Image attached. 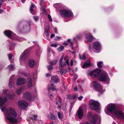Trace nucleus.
I'll list each match as a JSON object with an SVG mask.
<instances>
[{
    "instance_id": "4c0bfd02",
    "label": "nucleus",
    "mask_w": 124,
    "mask_h": 124,
    "mask_svg": "<svg viewBox=\"0 0 124 124\" xmlns=\"http://www.w3.org/2000/svg\"><path fill=\"white\" fill-rule=\"evenodd\" d=\"M14 66L12 64L9 65L8 66V69L10 70H12L14 69Z\"/></svg>"
},
{
    "instance_id": "ddd939ff",
    "label": "nucleus",
    "mask_w": 124,
    "mask_h": 124,
    "mask_svg": "<svg viewBox=\"0 0 124 124\" xmlns=\"http://www.w3.org/2000/svg\"><path fill=\"white\" fill-rule=\"evenodd\" d=\"M116 108L115 105L113 104L109 105L107 108V110L110 112L113 113Z\"/></svg>"
},
{
    "instance_id": "39448f33",
    "label": "nucleus",
    "mask_w": 124,
    "mask_h": 124,
    "mask_svg": "<svg viewBox=\"0 0 124 124\" xmlns=\"http://www.w3.org/2000/svg\"><path fill=\"white\" fill-rule=\"evenodd\" d=\"M88 118L90 122L93 124H96L98 117L97 115H93L91 113H89L88 115Z\"/></svg>"
},
{
    "instance_id": "cd10ccee",
    "label": "nucleus",
    "mask_w": 124,
    "mask_h": 124,
    "mask_svg": "<svg viewBox=\"0 0 124 124\" xmlns=\"http://www.w3.org/2000/svg\"><path fill=\"white\" fill-rule=\"evenodd\" d=\"M45 32L46 33V36H48L49 35V28L48 26L46 27Z\"/></svg>"
},
{
    "instance_id": "0e129e2a",
    "label": "nucleus",
    "mask_w": 124,
    "mask_h": 124,
    "mask_svg": "<svg viewBox=\"0 0 124 124\" xmlns=\"http://www.w3.org/2000/svg\"><path fill=\"white\" fill-rule=\"evenodd\" d=\"M21 1L23 3H24L25 1V0H21Z\"/></svg>"
},
{
    "instance_id": "393cba45",
    "label": "nucleus",
    "mask_w": 124,
    "mask_h": 124,
    "mask_svg": "<svg viewBox=\"0 0 124 124\" xmlns=\"http://www.w3.org/2000/svg\"><path fill=\"white\" fill-rule=\"evenodd\" d=\"M86 38L87 41L89 42H90L92 41L93 39L92 36L90 35H87L86 36Z\"/></svg>"
},
{
    "instance_id": "6e6552de",
    "label": "nucleus",
    "mask_w": 124,
    "mask_h": 124,
    "mask_svg": "<svg viewBox=\"0 0 124 124\" xmlns=\"http://www.w3.org/2000/svg\"><path fill=\"white\" fill-rule=\"evenodd\" d=\"M18 104L19 107L21 109L25 108L28 105L27 102L23 100L19 101L18 102Z\"/></svg>"
},
{
    "instance_id": "7c9ffc66",
    "label": "nucleus",
    "mask_w": 124,
    "mask_h": 124,
    "mask_svg": "<svg viewBox=\"0 0 124 124\" xmlns=\"http://www.w3.org/2000/svg\"><path fill=\"white\" fill-rule=\"evenodd\" d=\"M57 62L58 61L56 60L53 61H51L50 62V64L52 65H54L56 64Z\"/></svg>"
},
{
    "instance_id": "a18cd8bd",
    "label": "nucleus",
    "mask_w": 124,
    "mask_h": 124,
    "mask_svg": "<svg viewBox=\"0 0 124 124\" xmlns=\"http://www.w3.org/2000/svg\"><path fill=\"white\" fill-rule=\"evenodd\" d=\"M81 37V36L80 35H78L76 36L75 38L76 39H80Z\"/></svg>"
},
{
    "instance_id": "680f3d73",
    "label": "nucleus",
    "mask_w": 124,
    "mask_h": 124,
    "mask_svg": "<svg viewBox=\"0 0 124 124\" xmlns=\"http://www.w3.org/2000/svg\"><path fill=\"white\" fill-rule=\"evenodd\" d=\"M3 11V10L2 9H0V14Z\"/></svg>"
},
{
    "instance_id": "f03ea898",
    "label": "nucleus",
    "mask_w": 124,
    "mask_h": 124,
    "mask_svg": "<svg viewBox=\"0 0 124 124\" xmlns=\"http://www.w3.org/2000/svg\"><path fill=\"white\" fill-rule=\"evenodd\" d=\"M60 14L61 16L63 17L72 16V12L66 10H62L60 11Z\"/></svg>"
},
{
    "instance_id": "052dcab7",
    "label": "nucleus",
    "mask_w": 124,
    "mask_h": 124,
    "mask_svg": "<svg viewBox=\"0 0 124 124\" xmlns=\"http://www.w3.org/2000/svg\"><path fill=\"white\" fill-rule=\"evenodd\" d=\"M78 87H76L74 88V90L75 91H78Z\"/></svg>"
},
{
    "instance_id": "c85d7f7f",
    "label": "nucleus",
    "mask_w": 124,
    "mask_h": 124,
    "mask_svg": "<svg viewBox=\"0 0 124 124\" xmlns=\"http://www.w3.org/2000/svg\"><path fill=\"white\" fill-rule=\"evenodd\" d=\"M50 86L51 87L49 88L48 89V90H49V89L52 90H54L56 89V88L55 86H54V85L53 84H51Z\"/></svg>"
},
{
    "instance_id": "9d476101",
    "label": "nucleus",
    "mask_w": 124,
    "mask_h": 124,
    "mask_svg": "<svg viewBox=\"0 0 124 124\" xmlns=\"http://www.w3.org/2000/svg\"><path fill=\"white\" fill-rule=\"evenodd\" d=\"M56 105L58 107V108L60 109H61L62 104V101L60 97H58L55 99Z\"/></svg>"
},
{
    "instance_id": "3c124183",
    "label": "nucleus",
    "mask_w": 124,
    "mask_h": 124,
    "mask_svg": "<svg viewBox=\"0 0 124 124\" xmlns=\"http://www.w3.org/2000/svg\"><path fill=\"white\" fill-rule=\"evenodd\" d=\"M58 5L59 4L57 3L55 4H54V6L55 8H57V7H58Z\"/></svg>"
},
{
    "instance_id": "7ed1b4c3",
    "label": "nucleus",
    "mask_w": 124,
    "mask_h": 124,
    "mask_svg": "<svg viewBox=\"0 0 124 124\" xmlns=\"http://www.w3.org/2000/svg\"><path fill=\"white\" fill-rule=\"evenodd\" d=\"M31 50V48H28L24 51L22 55L20 56V61L24 60L27 58L29 56Z\"/></svg>"
},
{
    "instance_id": "5fc2aeb1",
    "label": "nucleus",
    "mask_w": 124,
    "mask_h": 124,
    "mask_svg": "<svg viewBox=\"0 0 124 124\" xmlns=\"http://www.w3.org/2000/svg\"><path fill=\"white\" fill-rule=\"evenodd\" d=\"M60 38L59 37L57 36L55 38V39L56 40H57L59 39Z\"/></svg>"
},
{
    "instance_id": "2f4dec72",
    "label": "nucleus",
    "mask_w": 124,
    "mask_h": 124,
    "mask_svg": "<svg viewBox=\"0 0 124 124\" xmlns=\"http://www.w3.org/2000/svg\"><path fill=\"white\" fill-rule=\"evenodd\" d=\"M64 48V47L63 46H61L57 48V49L59 52H61L63 50Z\"/></svg>"
},
{
    "instance_id": "37998d69",
    "label": "nucleus",
    "mask_w": 124,
    "mask_h": 124,
    "mask_svg": "<svg viewBox=\"0 0 124 124\" xmlns=\"http://www.w3.org/2000/svg\"><path fill=\"white\" fill-rule=\"evenodd\" d=\"M57 43L53 44L51 45V46L55 47H57Z\"/></svg>"
},
{
    "instance_id": "0eeeda50",
    "label": "nucleus",
    "mask_w": 124,
    "mask_h": 124,
    "mask_svg": "<svg viewBox=\"0 0 124 124\" xmlns=\"http://www.w3.org/2000/svg\"><path fill=\"white\" fill-rule=\"evenodd\" d=\"M93 86L95 89L97 91H98L102 93L104 91L102 90V88L100 84L96 81H93Z\"/></svg>"
},
{
    "instance_id": "4d7b16f0",
    "label": "nucleus",
    "mask_w": 124,
    "mask_h": 124,
    "mask_svg": "<svg viewBox=\"0 0 124 124\" xmlns=\"http://www.w3.org/2000/svg\"><path fill=\"white\" fill-rule=\"evenodd\" d=\"M54 32L56 33H57V29L56 28H54Z\"/></svg>"
},
{
    "instance_id": "09e8293b",
    "label": "nucleus",
    "mask_w": 124,
    "mask_h": 124,
    "mask_svg": "<svg viewBox=\"0 0 124 124\" xmlns=\"http://www.w3.org/2000/svg\"><path fill=\"white\" fill-rule=\"evenodd\" d=\"M72 100H74V99L76 98H77V96L76 95H72Z\"/></svg>"
},
{
    "instance_id": "e2e57ef3",
    "label": "nucleus",
    "mask_w": 124,
    "mask_h": 124,
    "mask_svg": "<svg viewBox=\"0 0 124 124\" xmlns=\"http://www.w3.org/2000/svg\"><path fill=\"white\" fill-rule=\"evenodd\" d=\"M46 76L47 77H48L50 75L49 74L47 73L46 74Z\"/></svg>"
},
{
    "instance_id": "864d4df0",
    "label": "nucleus",
    "mask_w": 124,
    "mask_h": 124,
    "mask_svg": "<svg viewBox=\"0 0 124 124\" xmlns=\"http://www.w3.org/2000/svg\"><path fill=\"white\" fill-rule=\"evenodd\" d=\"M65 72V70H62V71H60V73L62 74H64V73Z\"/></svg>"
},
{
    "instance_id": "aec40b11",
    "label": "nucleus",
    "mask_w": 124,
    "mask_h": 124,
    "mask_svg": "<svg viewBox=\"0 0 124 124\" xmlns=\"http://www.w3.org/2000/svg\"><path fill=\"white\" fill-rule=\"evenodd\" d=\"M5 34L9 38H11L12 32L9 30H6L4 31Z\"/></svg>"
},
{
    "instance_id": "4468645a",
    "label": "nucleus",
    "mask_w": 124,
    "mask_h": 124,
    "mask_svg": "<svg viewBox=\"0 0 124 124\" xmlns=\"http://www.w3.org/2000/svg\"><path fill=\"white\" fill-rule=\"evenodd\" d=\"M15 78L14 75L11 76L9 80V87L11 88L15 82Z\"/></svg>"
},
{
    "instance_id": "58836bf2",
    "label": "nucleus",
    "mask_w": 124,
    "mask_h": 124,
    "mask_svg": "<svg viewBox=\"0 0 124 124\" xmlns=\"http://www.w3.org/2000/svg\"><path fill=\"white\" fill-rule=\"evenodd\" d=\"M47 67L48 70H51L53 68V66L51 65H49L47 66Z\"/></svg>"
},
{
    "instance_id": "473e14b6",
    "label": "nucleus",
    "mask_w": 124,
    "mask_h": 124,
    "mask_svg": "<svg viewBox=\"0 0 124 124\" xmlns=\"http://www.w3.org/2000/svg\"><path fill=\"white\" fill-rule=\"evenodd\" d=\"M6 96L8 97V98L10 99H11L13 96V95L11 94L10 93H8V94H7Z\"/></svg>"
},
{
    "instance_id": "774afa93",
    "label": "nucleus",
    "mask_w": 124,
    "mask_h": 124,
    "mask_svg": "<svg viewBox=\"0 0 124 124\" xmlns=\"http://www.w3.org/2000/svg\"><path fill=\"white\" fill-rule=\"evenodd\" d=\"M49 124H53V123L52 122H51Z\"/></svg>"
},
{
    "instance_id": "1a4fd4ad",
    "label": "nucleus",
    "mask_w": 124,
    "mask_h": 124,
    "mask_svg": "<svg viewBox=\"0 0 124 124\" xmlns=\"http://www.w3.org/2000/svg\"><path fill=\"white\" fill-rule=\"evenodd\" d=\"M100 72V71L99 70L96 69L91 72L90 73L89 75L92 77L96 78L99 75Z\"/></svg>"
},
{
    "instance_id": "6e6d98bb",
    "label": "nucleus",
    "mask_w": 124,
    "mask_h": 124,
    "mask_svg": "<svg viewBox=\"0 0 124 124\" xmlns=\"http://www.w3.org/2000/svg\"><path fill=\"white\" fill-rule=\"evenodd\" d=\"M3 91L4 92V94L6 95V93L7 92V90L6 89V90H3Z\"/></svg>"
},
{
    "instance_id": "338daca9",
    "label": "nucleus",
    "mask_w": 124,
    "mask_h": 124,
    "mask_svg": "<svg viewBox=\"0 0 124 124\" xmlns=\"http://www.w3.org/2000/svg\"><path fill=\"white\" fill-rule=\"evenodd\" d=\"M71 40L70 39H69L67 40V41L69 42H70Z\"/></svg>"
},
{
    "instance_id": "e433bc0d",
    "label": "nucleus",
    "mask_w": 124,
    "mask_h": 124,
    "mask_svg": "<svg viewBox=\"0 0 124 124\" xmlns=\"http://www.w3.org/2000/svg\"><path fill=\"white\" fill-rule=\"evenodd\" d=\"M57 114L59 118L61 120L62 118V116L60 112H58L57 113Z\"/></svg>"
},
{
    "instance_id": "69168bd1",
    "label": "nucleus",
    "mask_w": 124,
    "mask_h": 124,
    "mask_svg": "<svg viewBox=\"0 0 124 124\" xmlns=\"http://www.w3.org/2000/svg\"><path fill=\"white\" fill-rule=\"evenodd\" d=\"M64 45H65V46H67L68 45V44H67V43H64Z\"/></svg>"
},
{
    "instance_id": "f257e3e1",
    "label": "nucleus",
    "mask_w": 124,
    "mask_h": 124,
    "mask_svg": "<svg viewBox=\"0 0 124 124\" xmlns=\"http://www.w3.org/2000/svg\"><path fill=\"white\" fill-rule=\"evenodd\" d=\"M1 110L2 111L5 112V115L9 124H14L17 122V120L15 118L16 114L14 109L10 108H7L4 107L1 108Z\"/></svg>"
},
{
    "instance_id": "bf43d9fd",
    "label": "nucleus",
    "mask_w": 124,
    "mask_h": 124,
    "mask_svg": "<svg viewBox=\"0 0 124 124\" xmlns=\"http://www.w3.org/2000/svg\"><path fill=\"white\" fill-rule=\"evenodd\" d=\"M54 36V34H52L51 35L50 37L51 38H52Z\"/></svg>"
},
{
    "instance_id": "6ab92c4d",
    "label": "nucleus",
    "mask_w": 124,
    "mask_h": 124,
    "mask_svg": "<svg viewBox=\"0 0 124 124\" xmlns=\"http://www.w3.org/2000/svg\"><path fill=\"white\" fill-rule=\"evenodd\" d=\"M59 81V79L58 77L57 76H54L51 78V82H53L55 83H58Z\"/></svg>"
},
{
    "instance_id": "5701e85b",
    "label": "nucleus",
    "mask_w": 124,
    "mask_h": 124,
    "mask_svg": "<svg viewBox=\"0 0 124 124\" xmlns=\"http://www.w3.org/2000/svg\"><path fill=\"white\" fill-rule=\"evenodd\" d=\"M91 66L90 62L89 61H87L85 62L82 68H87Z\"/></svg>"
},
{
    "instance_id": "603ef678",
    "label": "nucleus",
    "mask_w": 124,
    "mask_h": 124,
    "mask_svg": "<svg viewBox=\"0 0 124 124\" xmlns=\"http://www.w3.org/2000/svg\"><path fill=\"white\" fill-rule=\"evenodd\" d=\"M83 98V97L82 96H80L78 97V99L79 101H81L82 100Z\"/></svg>"
},
{
    "instance_id": "72a5a7b5",
    "label": "nucleus",
    "mask_w": 124,
    "mask_h": 124,
    "mask_svg": "<svg viewBox=\"0 0 124 124\" xmlns=\"http://www.w3.org/2000/svg\"><path fill=\"white\" fill-rule=\"evenodd\" d=\"M79 57L81 59H85L86 57V54H85L84 53L81 56L80 55L79 56Z\"/></svg>"
},
{
    "instance_id": "b1692460",
    "label": "nucleus",
    "mask_w": 124,
    "mask_h": 124,
    "mask_svg": "<svg viewBox=\"0 0 124 124\" xmlns=\"http://www.w3.org/2000/svg\"><path fill=\"white\" fill-rule=\"evenodd\" d=\"M27 86L28 88H30L32 86L31 80V78H29L27 80Z\"/></svg>"
},
{
    "instance_id": "ea45409f",
    "label": "nucleus",
    "mask_w": 124,
    "mask_h": 124,
    "mask_svg": "<svg viewBox=\"0 0 124 124\" xmlns=\"http://www.w3.org/2000/svg\"><path fill=\"white\" fill-rule=\"evenodd\" d=\"M65 61V62L67 64L68 66H69L70 65L69 62L68 61V59H65L64 60Z\"/></svg>"
},
{
    "instance_id": "f8f14e48",
    "label": "nucleus",
    "mask_w": 124,
    "mask_h": 124,
    "mask_svg": "<svg viewBox=\"0 0 124 124\" xmlns=\"http://www.w3.org/2000/svg\"><path fill=\"white\" fill-rule=\"evenodd\" d=\"M76 115L78 118L81 119L83 115V112L82 109L81 107H79L77 111Z\"/></svg>"
},
{
    "instance_id": "49530a36",
    "label": "nucleus",
    "mask_w": 124,
    "mask_h": 124,
    "mask_svg": "<svg viewBox=\"0 0 124 124\" xmlns=\"http://www.w3.org/2000/svg\"><path fill=\"white\" fill-rule=\"evenodd\" d=\"M72 96H71L70 95H68V96L67 98L68 99H70L72 100Z\"/></svg>"
},
{
    "instance_id": "c9c22d12",
    "label": "nucleus",
    "mask_w": 124,
    "mask_h": 124,
    "mask_svg": "<svg viewBox=\"0 0 124 124\" xmlns=\"http://www.w3.org/2000/svg\"><path fill=\"white\" fill-rule=\"evenodd\" d=\"M102 62H99L97 64V65L98 67L99 68H102Z\"/></svg>"
},
{
    "instance_id": "a211bd4d",
    "label": "nucleus",
    "mask_w": 124,
    "mask_h": 124,
    "mask_svg": "<svg viewBox=\"0 0 124 124\" xmlns=\"http://www.w3.org/2000/svg\"><path fill=\"white\" fill-rule=\"evenodd\" d=\"M7 100V98L6 97L4 98L0 97V107H2Z\"/></svg>"
},
{
    "instance_id": "a19ab883",
    "label": "nucleus",
    "mask_w": 124,
    "mask_h": 124,
    "mask_svg": "<svg viewBox=\"0 0 124 124\" xmlns=\"http://www.w3.org/2000/svg\"><path fill=\"white\" fill-rule=\"evenodd\" d=\"M12 39L14 40H17L18 41H20V40L19 39L18 37L17 36H16L14 38H13Z\"/></svg>"
},
{
    "instance_id": "412c9836",
    "label": "nucleus",
    "mask_w": 124,
    "mask_h": 124,
    "mask_svg": "<svg viewBox=\"0 0 124 124\" xmlns=\"http://www.w3.org/2000/svg\"><path fill=\"white\" fill-rule=\"evenodd\" d=\"M35 64V62L33 60H30L29 61L28 64L31 68H33L34 67Z\"/></svg>"
},
{
    "instance_id": "f704fd0d",
    "label": "nucleus",
    "mask_w": 124,
    "mask_h": 124,
    "mask_svg": "<svg viewBox=\"0 0 124 124\" xmlns=\"http://www.w3.org/2000/svg\"><path fill=\"white\" fill-rule=\"evenodd\" d=\"M48 96L50 97V98L52 99L53 97L54 94L51 92H49L48 93Z\"/></svg>"
},
{
    "instance_id": "2eb2a0df",
    "label": "nucleus",
    "mask_w": 124,
    "mask_h": 124,
    "mask_svg": "<svg viewBox=\"0 0 124 124\" xmlns=\"http://www.w3.org/2000/svg\"><path fill=\"white\" fill-rule=\"evenodd\" d=\"M32 95L29 92H26L23 95V97L27 100H30L31 99Z\"/></svg>"
},
{
    "instance_id": "4be33fe9",
    "label": "nucleus",
    "mask_w": 124,
    "mask_h": 124,
    "mask_svg": "<svg viewBox=\"0 0 124 124\" xmlns=\"http://www.w3.org/2000/svg\"><path fill=\"white\" fill-rule=\"evenodd\" d=\"M31 6V8L30 9V10L32 14L33 15H35L36 14V12H34V11L33 10V8L35 7V6L32 3Z\"/></svg>"
},
{
    "instance_id": "8fccbe9b",
    "label": "nucleus",
    "mask_w": 124,
    "mask_h": 124,
    "mask_svg": "<svg viewBox=\"0 0 124 124\" xmlns=\"http://www.w3.org/2000/svg\"><path fill=\"white\" fill-rule=\"evenodd\" d=\"M12 55L11 54H9L8 55V57L10 60L12 58Z\"/></svg>"
},
{
    "instance_id": "f3484780",
    "label": "nucleus",
    "mask_w": 124,
    "mask_h": 124,
    "mask_svg": "<svg viewBox=\"0 0 124 124\" xmlns=\"http://www.w3.org/2000/svg\"><path fill=\"white\" fill-rule=\"evenodd\" d=\"M93 48L96 50H99L101 48V44L98 42H95L93 44Z\"/></svg>"
},
{
    "instance_id": "13d9d810",
    "label": "nucleus",
    "mask_w": 124,
    "mask_h": 124,
    "mask_svg": "<svg viewBox=\"0 0 124 124\" xmlns=\"http://www.w3.org/2000/svg\"><path fill=\"white\" fill-rule=\"evenodd\" d=\"M73 62L72 60H71V61L70 62V65L71 66H72L73 65Z\"/></svg>"
},
{
    "instance_id": "20e7f679",
    "label": "nucleus",
    "mask_w": 124,
    "mask_h": 124,
    "mask_svg": "<svg viewBox=\"0 0 124 124\" xmlns=\"http://www.w3.org/2000/svg\"><path fill=\"white\" fill-rule=\"evenodd\" d=\"M99 80L103 82H106L108 83L109 81V78L105 72L102 73L99 78Z\"/></svg>"
},
{
    "instance_id": "a878e982",
    "label": "nucleus",
    "mask_w": 124,
    "mask_h": 124,
    "mask_svg": "<svg viewBox=\"0 0 124 124\" xmlns=\"http://www.w3.org/2000/svg\"><path fill=\"white\" fill-rule=\"evenodd\" d=\"M23 89L21 87L17 90L16 92L18 94H21V92H23Z\"/></svg>"
},
{
    "instance_id": "c756f323",
    "label": "nucleus",
    "mask_w": 124,
    "mask_h": 124,
    "mask_svg": "<svg viewBox=\"0 0 124 124\" xmlns=\"http://www.w3.org/2000/svg\"><path fill=\"white\" fill-rule=\"evenodd\" d=\"M37 117V116L36 115H32V116H30V118H31V119L34 121H36V118Z\"/></svg>"
},
{
    "instance_id": "79ce46f5",
    "label": "nucleus",
    "mask_w": 124,
    "mask_h": 124,
    "mask_svg": "<svg viewBox=\"0 0 124 124\" xmlns=\"http://www.w3.org/2000/svg\"><path fill=\"white\" fill-rule=\"evenodd\" d=\"M33 17L35 21H37L39 19L38 17L36 16H34Z\"/></svg>"
},
{
    "instance_id": "c03bdc74",
    "label": "nucleus",
    "mask_w": 124,
    "mask_h": 124,
    "mask_svg": "<svg viewBox=\"0 0 124 124\" xmlns=\"http://www.w3.org/2000/svg\"><path fill=\"white\" fill-rule=\"evenodd\" d=\"M48 18L49 19L50 21L51 22H52V19L50 15H48Z\"/></svg>"
},
{
    "instance_id": "dca6fc26",
    "label": "nucleus",
    "mask_w": 124,
    "mask_h": 124,
    "mask_svg": "<svg viewBox=\"0 0 124 124\" xmlns=\"http://www.w3.org/2000/svg\"><path fill=\"white\" fill-rule=\"evenodd\" d=\"M63 58V57H62L59 61V64L60 65L59 68L61 70H62L63 67L65 66L66 65L65 62H62Z\"/></svg>"
},
{
    "instance_id": "bb28decb",
    "label": "nucleus",
    "mask_w": 124,
    "mask_h": 124,
    "mask_svg": "<svg viewBox=\"0 0 124 124\" xmlns=\"http://www.w3.org/2000/svg\"><path fill=\"white\" fill-rule=\"evenodd\" d=\"M48 118L51 119L53 120H54L55 119V117L53 115L50 114L48 115Z\"/></svg>"
},
{
    "instance_id": "9b49d317",
    "label": "nucleus",
    "mask_w": 124,
    "mask_h": 124,
    "mask_svg": "<svg viewBox=\"0 0 124 124\" xmlns=\"http://www.w3.org/2000/svg\"><path fill=\"white\" fill-rule=\"evenodd\" d=\"M26 82L25 79L23 78L20 77L17 79L16 85H20L23 84Z\"/></svg>"
},
{
    "instance_id": "de8ad7c7",
    "label": "nucleus",
    "mask_w": 124,
    "mask_h": 124,
    "mask_svg": "<svg viewBox=\"0 0 124 124\" xmlns=\"http://www.w3.org/2000/svg\"><path fill=\"white\" fill-rule=\"evenodd\" d=\"M39 53H40V50H38L36 51L35 53H36V55H37L38 56L39 55Z\"/></svg>"
},
{
    "instance_id": "423d86ee",
    "label": "nucleus",
    "mask_w": 124,
    "mask_h": 124,
    "mask_svg": "<svg viewBox=\"0 0 124 124\" xmlns=\"http://www.w3.org/2000/svg\"><path fill=\"white\" fill-rule=\"evenodd\" d=\"M100 105L99 102L93 100H91L90 102V107L91 108L94 110H97L99 109Z\"/></svg>"
}]
</instances>
